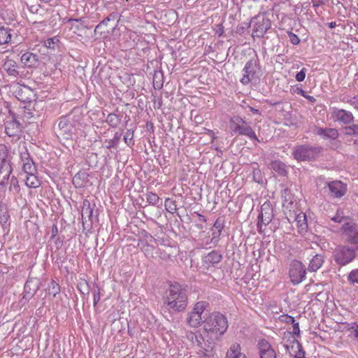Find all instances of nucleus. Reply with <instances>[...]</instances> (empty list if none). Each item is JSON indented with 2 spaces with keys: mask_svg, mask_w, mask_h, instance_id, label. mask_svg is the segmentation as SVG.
<instances>
[{
  "mask_svg": "<svg viewBox=\"0 0 358 358\" xmlns=\"http://www.w3.org/2000/svg\"><path fill=\"white\" fill-rule=\"evenodd\" d=\"M257 347L260 358H276L275 350L266 339H260L258 341Z\"/></svg>",
  "mask_w": 358,
  "mask_h": 358,
  "instance_id": "nucleus-14",
  "label": "nucleus"
},
{
  "mask_svg": "<svg viewBox=\"0 0 358 358\" xmlns=\"http://www.w3.org/2000/svg\"><path fill=\"white\" fill-rule=\"evenodd\" d=\"M324 262V257L322 254H316L310 261L308 270L315 272L320 269Z\"/></svg>",
  "mask_w": 358,
  "mask_h": 358,
  "instance_id": "nucleus-23",
  "label": "nucleus"
},
{
  "mask_svg": "<svg viewBox=\"0 0 358 358\" xmlns=\"http://www.w3.org/2000/svg\"><path fill=\"white\" fill-rule=\"evenodd\" d=\"M3 68L10 76L17 78L22 75V72L20 71V66L13 59H7L3 64Z\"/></svg>",
  "mask_w": 358,
  "mask_h": 358,
  "instance_id": "nucleus-19",
  "label": "nucleus"
},
{
  "mask_svg": "<svg viewBox=\"0 0 358 358\" xmlns=\"http://www.w3.org/2000/svg\"><path fill=\"white\" fill-rule=\"evenodd\" d=\"M327 193L330 198L340 199L347 192V185L340 180H334L327 183Z\"/></svg>",
  "mask_w": 358,
  "mask_h": 358,
  "instance_id": "nucleus-11",
  "label": "nucleus"
},
{
  "mask_svg": "<svg viewBox=\"0 0 358 358\" xmlns=\"http://www.w3.org/2000/svg\"><path fill=\"white\" fill-rule=\"evenodd\" d=\"M314 133L327 140H336L339 136L338 131L335 128L316 127Z\"/></svg>",
  "mask_w": 358,
  "mask_h": 358,
  "instance_id": "nucleus-17",
  "label": "nucleus"
},
{
  "mask_svg": "<svg viewBox=\"0 0 358 358\" xmlns=\"http://www.w3.org/2000/svg\"><path fill=\"white\" fill-rule=\"evenodd\" d=\"M306 269L305 266L298 260H294L290 264L289 275L294 285L301 283L306 278Z\"/></svg>",
  "mask_w": 358,
  "mask_h": 358,
  "instance_id": "nucleus-8",
  "label": "nucleus"
},
{
  "mask_svg": "<svg viewBox=\"0 0 358 358\" xmlns=\"http://www.w3.org/2000/svg\"><path fill=\"white\" fill-rule=\"evenodd\" d=\"M121 136L122 134L120 133L116 132L114 135V137L108 141V145L106 146V148L108 149H110L112 148L116 147L119 143Z\"/></svg>",
  "mask_w": 358,
  "mask_h": 358,
  "instance_id": "nucleus-46",
  "label": "nucleus"
},
{
  "mask_svg": "<svg viewBox=\"0 0 358 358\" xmlns=\"http://www.w3.org/2000/svg\"><path fill=\"white\" fill-rule=\"evenodd\" d=\"M153 85L155 89L160 90L163 86V83L157 81H154Z\"/></svg>",
  "mask_w": 358,
  "mask_h": 358,
  "instance_id": "nucleus-64",
  "label": "nucleus"
},
{
  "mask_svg": "<svg viewBox=\"0 0 358 358\" xmlns=\"http://www.w3.org/2000/svg\"><path fill=\"white\" fill-rule=\"evenodd\" d=\"M20 159L22 162V164L24 163L34 162L33 159L31 158L30 155L28 152V150L26 148H23L20 150Z\"/></svg>",
  "mask_w": 358,
  "mask_h": 358,
  "instance_id": "nucleus-43",
  "label": "nucleus"
},
{
  "mask_svg": "<svg viewBox=\"0 0 358 358\" xmlns=\"http://www.w3.org/2000/svg\"><path fill=\"white\" fill-rule=\"evenodd\" d=\"M106 122L113 128H116L121 122V117L115 113H109Z\"/></svg>",
  "mask_w": 358,
  "mask_h": 358,
  "instance_id": "nucleus-31",
  "label": "nucleus"
},
{
  "mask_svg": "<svg viewBox=\"0 0 358 358\" xmlns=\"http://www.w3.org/2000/svg\"><path fill=\"white\" fill-rule=\"evenodd\" d=\"M331 118L345 126L352 123L355 120V117L350 111L338 108L332 109Z\"/></svg>",
  "mask_w": 358,
  "mask_h": 358,
  "instance_id": "nucleus-13",
  "label": "nucleus"
},
{
  "mask_svg": "<svg viewBox=\"0 0 358 358\" xmlns=\"http://www.w3.org/2000/svg\"><path fill=\"white\" fill-rule=\"evenodd\" d=\"M222 255L217 250H213L208 255L203 257V263L208 267L210 266H214L221 262Z\"/></svg>",
  "mask_w": 358,
  "mask_h": 358,
  "instance_id": "nucleus-22",
  "label": "nucleus"
},
{
  "mask_svg": "<svg viewBox=\"0 0 358 358\" xmlns=\"http://www.w3.org/2000/svg\"><path fill=\"white\" fill-rule=\"evenodd\" d=\"M245 120H244L242 117L238 115L233 116L230 119V128L231 129H234L238 125H241L242 124H245Z\"/></svg>",
  "mask_w": 358,
  "mask_h": 358,
  "instance_id": "nucleus-45",
  "label": "nucleus"
},
{
  "mask_svg": "<svg viewBox=\"0 0 358 358\" xmlns=\"http://www.w3.org/2000/svg\"><path fill=\"white\" fill-rule=\"evenodd\" d=\"M58 41L57 37L50 38L44 41V45L48 48H53L54 45Z\"/></svg>",
  "mask_w": 358,
  "mask_h": 358,
  "instance_id": "nucleus-48",
  "label": "nucleus"
},
{
  "mask_svg": "<svg viewBox=\"0 0 358 358\" xmlns=\"http://www.w3.org/2000/svg\"><path fill=\"white\" fill-rule=\"evenodd\" d=\"M146 200L152 206L157 205L159 201L162 202L161 199L159 197V196L154 192H149L146 193L145 194Z\"/></svg>",
  "mask_w": 358,
  "mask_h": 358,
  "instance_id": "nucleus-37",
  "label": "nucleus"
},
{
  "mask_svg": "<svg viewBox=\"0 0 358 358\" xmlns=\"http://www.w3.org/2000/svg\"><path fill=\"white\" fill-rule=\"evenodd\" d=\"M348 280L351 285H358V268L352 270L348 275Z\"/></svg>",
  "mask_w": 358,
  "mask_h": 358,
  "instance_id": "nucleus-44",
  "label": "nucleus"
},
{
  "mask_svg": "<svg viewBox=\"0 0 358 358\" xmlns=\"http://www.w3.org/2000/svg\"><path fill=\"white\" fill-rule=\"evenodd\" d=\"M231 130L236 134L246 136L252 140L259 141V139L257 138L254 130L247 124L246 122L245 124L236 126Z\"/></svg>",
  "mask_w": 358,
  "mask_h": 358,
  "instance_id": "nucleus-18",
  "label": "nucleus"
},
{
  "mask_svg": "<svg viewBox=\"0 0 358 358\" xmlns=\"http://www.w3.org/2000/svg\"><path fill=\"white\" fill-rule=\"evenodd\" d=\"M212 238L211 242L213 243H217L220 240V236L221 235V232L218 230H212Z\"/></svg>",
  "mask_w": 358,
  "mask_h": 358,
  "instance_id": "nucleus-54",
  "label": "nucleus"
},
{
  "mask_svg": "<svg viewBox=\"0 0 358 358\" xmlns=\"http://www.w3.org/2000/svg\"><path fill=\"white\" fill-rule=\"evenodd\" d=\"M12 172L10 164H4L0 166V186L3 187L8 183L10 175Z\"/></svg>",
  "mask_w": 358,
  "mask_h": 358,
  "instance_id": "nucleus-24",
  "label": "nucleus"
},
{
  "mask_svg": "<svg viewBox=\"0 0 358 358\" xmlns=\"http://www.w3.org/2000/svg\"><path fill=\"white\" fill-rule=\"evenodd\" d=\"M257 231H258V232H259V234H263V233H264V229H263V226H264V224H263V222H260L259 220H258V222H257Z\"/></svg>",
  "mask_w": 358,
  "mask_h": 358,
  "instance_id": "nucleus-61",
  "label": "nucleus"
},
{
  "mask_svg": "<svg viewBox=\"0 0 358 358\" xmlns=\"http://www.w3.org/2000/svg\"><path fill=\"white\" fill-rule=\"evenodd\" d=\"M258 62L257 59L252 58L248 61L243 69V76L241 79V83L246 85L250 83L254 78L257 70Z\"/></svg>",
  "mask_w": 358,
  "mask_h": 358,
  "instance_id": "nucleus-12",
  "label": "nucleus"
},
{
  "mask_svg": "<svg viewBox=\"0 0 358 358\" xmlns=\"http://www.w3.org/2000/svg\"><path fill=\"white\" fill-rule=\"evenodd\" d=\"M271 169L282 176H285L287 173V166L285 163L280 160H275L271 162Z\"/></svg>",
  "mask_w": 358,
  "mask_h": 358,
  "instance_id": "nucleus-27",
  "label": "nucleus"
},
{
  "mask_svg": "<svg viewBox=\"0 0 358 358\" xmlns=\"http://www.w3.org/2000/svg\"><path fill=\"white\" fill-rule=\"evenodd\" d=\"M287 34L289 38V41L293 45H298L300 43L301 40L297 35L291 31H289Z\"/></svg>",
  "mask_w": 358,
  "mask_h": 358,
  "instance_id": "nucleus-52",
  "label": "nucleus"
},
{
  "mask_svg": "<svg viewBox=\"0 0 358 358\" xmlns=\"http://www.w3.org/2000/svg\"><path fill=\"white\" fill-rule=\"evenodd\" d=\"M203 317L192 310L188 315L187 322L191 327L196 328L203 323Z\"/></svg>",
  "mask_w": 358,
  "mask_h": 358,
  "instance_id": "nucleus-26",
  "label": "nucleus"
},
{
  "mask_svg": "<svg viewBox=\"0 0 358 358\" xmlns=\"http://www.w3.org/2000/svg\"><path fill=\"white\" fill-rule=\"evenodd\" d=\"M318 152L317 148L302 145L294 148L293 155L297 161H309L316 157Z\"/></svg>",
  "mask_w": 358,
  "mask_h": 358,
  "instance_id": "nucleus-9",
  "label": "nucleus"
},
{
  "mask_svg": "<svg viewBox=\"0 0 358 358\" xmlns=\"http://www.w3.org/2000/svg\"><path fill=\"white\" fill-rule=\"evenodd\" d=\"M208 306V303L206 301H199L194 305L192 311L202 317Z\"/></svg>",
  "mask_w": 358,
  "mask_h": 358,
  "instance_id": "nucleus-34",
  "label": "nucleus"
},
{
  "mask_svg": "<svg viewBox=\"0 0 358 358\" xmlns=\"http://www.w3.org/2000/svg\"><path fill=\"white\" fill-rule=\"evenodd\" d=\"M59 292H60L59 285L57 282H55V281L52 280L48 286V294L49 295H52L53 297H55V296L58 293H59Z\"/></svg>",
  "mask_w": 358,
  "mask_h": 358,
  "instance_id": "nucleus-41",
  "label": "nucleus"
},
{
  "mask_svg": "<svg viewBox=\"0 0 358 358\" xmlns=\"http://www.w3.org/2000/svg\"><path fill=\"white\" fill-rule=\"evenodd\" d=\"M8 150L4 145H0V166H3L4 164H10V161L8 159Z\"/></svg>",
  "mask_w": 358,
  "mask_h": 358,
  "instance_id": "nucleus-33",
  "label": "nucleus"
},
{
  "mask_svg": "<svg viewBox=\"0 0 358 358\" xmlns=\"http://www.w3.org/2000/svg\"><path fill=\"white\" fill-rule=\"evenodd\" d=\"M224 228V222L220 218H217L211 230H218L220 231H222Z\"/></svg>",
  "mask_w": 358,
  "mask_h": 358,
  "instance_id": "nucleus-49",
  "label": "nucleus"
},
{
  "mask_svg": "<svg viewBox=\"0 0 358 358\" xmlns=\"http://www.w3.org/2000/svg\"><path fill=\"white\" fill-rule=\"evenodd\" d=\"M345 136L358 137V124H350L341 128Z\"/></svg>",
  "mask_w": 358,
  "mask_h": 358,
  "instance_id": "nucleus-28",
  "label": "nucleus"
},
{
  "mask_svg": "<svg viewBox=\"0 0 358 358\" xmlns=\"http://www.w3.org/2000/svg\"><path fill=\"white\" fill-rule=\"evenodd\" d=\"M118 17V14L117 13H111L109 14L106 18H104L98 25L96 26L94 29V33H96L99 31L100 28L103 27L105 25H107L110 21H115Z\"/></svg>",
  "mask_w": 358,
  "mask_h": 358,
  "instance_id": "nucleus-30",
  "label": "nucleus"
},
{
  "mask_svg": "<svg viewBox=\"0 0 358 358\" xmlns=\"http://www.w3.org/2000/svg\"><path fill=\"white\" fill-rule=\"evenodd\" d=\"M357 251V247L338 245L334 252V260L338 265L345 266L355 259Z\"/></svg>",
  "mask_w": 358,
  "mask_h": 358,
  "instance_id": "nucleus-5",
  "label": "nucleus"
},
{
  "mask_svg": "<svg viewBox=\"0 0 358 358\" xmlns=\"http://www.w3.org/2000/svg\"><path fill=\"white\" fill-rule=\"evenodd\" d=\"M342 230L346 236V241L352 247H357L358 250V224L348 222L342 225Z\"/></svg>",
  "mask_w": 358,
  "mask_h": 358,
  "instance_id": "nucleus-10",
  "label": "nucleus"
},
{
  "mask_svg": "<svg viewBox=\"0 0 358 358\" xmlns=\"http://www.w3.org/2000/svg\"><path fill=\"white\" fill-rule=\"evenodd\" d=\"M79 127V123L70 115L64 116L58 123L57 136L66 140L78 138L81 132Z\"/></svg>",
  "mask_w": 358,
  "mask_h": 358,
  "instance_id": "nucleus-4",
  "label": "nucleus"
},
{
  "mask_svg": "<svg viewBox=\"0 0 358 358\" xmlns=\"http://www.w3.org/2000/svg\"><path fill=\"white\" fill-rule=\"evenodd\" d=\"M20 59L27 67H36L39 64V56L31 52H26L22 54Z\"/></svg>",
  "mask_w": 358,
  "mask_h": 358,
  "instance_id": "nucleus-21",
  "label": "nucleus"
},
{
  "mask_svg": "<svg viewBox=\"0 0 358 358\" xmlns=\"http://www.w3.org/2000/svg\"><path fill=\"white\" fill-rule=\"evenodd\" d=\"M293 334L299 336L300 335V329L299 322H294L293 324Z\"/></svg>",
  "mask_w": 358,
  "mask_h": 358,
  "instance_id": "nucleus-59",
  "label": "nucleus"
},
{
  "mask_svg": "<svg viewBox=\"0 0 358 358\" xmlns=\"http://www.w3.org/2000/svg\"><path fill=\"white\" fill-rule=\"evenodd\" d=\"M350 334L358 341V324L356 323L352 324L350 328Z\"/></svg>",
  "mask_w": 358,
  "mask_h": 358,
  "instance_id": "nucleus-53",
  "label": "nucleus"
},
{
  "mask_svg": "<svg viewBox=\"0 0 358 358\" xmlns=\"http://www.w3.org/2000/svg\"><path fill=\"white\" fill-rule=\"evenodd\" d=\"M226 358H246L245 354L241 352V347L238 344H232L228 350Z\"/></svg>",
  "mask_w": 358,
  "mask_h": 358,
  "instance_id": "nucleus-25",
  "label": "nucleus"
},
{
  "mask_svg": "<svg viewBox=\"0 0 358 358\" xmlns=\"http://www.w3.org/2000/svg\"><path fill=\"white\" fill-rule=\"evenodd\" d=\"M164 206L166 210L171 214L174 213L177 210L176 201L169 198L166 199Z\"/></svg>",
  "mask_w": 358,
  "mask_h": 358,
  "instance_id": "nucleus-42",
  "label": "nucleus"
},
{
  "mask_svg": "<svg viewBox=\"0 0 358 358\" xmlns=\"http://www.w3.org/2000/svg\"><path fill=\"white\" fill-rule=\"evenodd\" d=\"M253 179L256 182L259 184L263 183L262 176L259 169H255L253 171Z\"/></svg>",
  "mask_w": 358,
  "mask_h": 358,
  "instance_id": "nucleus-47",
  "label": "nucleus"
},
{
  "mask_svg": "<svg viewBox=\"0 0 358 358\" xmlns=\"http://www.w3.org/2000/svg\"><path fill=\"white\" fill-rule=\"evenodd\" d=\"M253 23L252 38H262L271 27V20L265 15H257L251 22Z\"/></svg>",
  "mask_w": 358,
  "mask_h": 358,
  "instance_id": "nucleus-7",
  "label": "nucleus"
},
{
  "mask_svg": "<svg viewBox=\"0 0 358 358\" xmlns=\"http://www.w3.org/2000/svg\"><path fill=\"white\" fill-rule=\"evenodd\" d=\"M280 320L286 324H293L295 322L294 318L288 315H281Z\"/></svg>",
  "mask_w": 358,
  "mask_h": 358,
  "instance_id": "nucleus-55",
  "label": "nucleus"
},
{
  "mask_svg": "<svg viewBox=\"0 0 358 358\" xmlns=\"http://www.w3.org/2000/svg\"><path fill=\"white\" fill-rule=\"evenodd\" d=\"M188 302L187 290L179 283L170 285L164 297V304L171 313L185 310Z\"/></svg>",
  "mask_w": 358,
  "mask_h": 358,
  "instance_id": "nucleus-1",
  "label": "nucleus"
},
{
  "mask_svg": "<svg viewBox=\"0 0 358 358\" xmlns=\"http://www.w3.org/2000/svg\"><path fill=\"white\" fill-rule=\"evenodd\" d=\"M26 185L29 187L36 188L40 186V181L35 176V174L29 175L26 178Z\"/></svg>",
  "mask_w": 358,
  "mask_h": 358,
  "instance_id": "nucleus-38",
  "label": "nucleus"
},
{
  "mask_svg": "<svg viewBox=\"0 0 358 358\" xmlns=\"http://www.w3.org/2000/svg\"><path fill=\"white\" fill-rule=\"evenodd\" d=\"M22 169L28 175L36 174L37 173L36 166L34 162L24 163Z\"/></svg>",
  "mask_w": 358,
  "mask_h": 358,
  "instance_id": "nucleus-40",
  "label": "nucleus"
},
{
  "mask_svg": "<svg viewBox=\"0 0 358 358\" xmlns=\"http://www.w3.org/2000/svg\"><path fill=\"white\" fill-rule=\"evenodd\" d=\"M17 180L15 177L13 176L10 180V189H12V187H13L16 191H18L19 186L17 185Z\"/></svg>",
  "mask_w": 358,
  "mask_h": 358,
  "instance_id": "nucleus-58",
  "label": "nucleus"
},
{
  "mask_svg": "<svg viewBox=\"0 0 358 358\" xmlns=\"http://www.w3.org/2000/svg\"><path fill=\"white\" fill-rule=\"evenodd\" d=\"M101 299L100 290L99 288L94 291V307L96 308L97 303L99 302Z\"/></svg>",
  "mask_w": 358,
  "mask_h": 358,
  "instance_id": "nucleus-57",
  "label": "nucleus"
},
{
  "mask_svg": "<svg viewBox=\"0 0 358 358\" xmlns=\"http://www.w3.org/2000/svg\"><path fill=\"white\" fill-rule=\"evenodd\" d=\"M93 215V209L90 207V203L87 200L84 201L82 208V216L87 217L91 220Z\"/></svg>",
  "mask_w": 358,
  "mask_h": 358,
  "instance_id": "nucleus-36",
  "label": "nucleus"
},
{
  "mask_svg": "<svg viewBox=\"0 0 358 358\" xmlns=\"http://www.w3.org/2000/svg\"><path fill=\"white\" fill-rule=\"evenodd\" d=\"M282 197L285 199V201L292 203L291 195L289 194V190L287 188L282 190Z\"/></svg>",
  "mask_w": 358,
  "mask_h": 358,
  "instance_id": "nucleus-56",
  "label": "nucleus"
},
{
  "mask_svg": "<svg viewBox=\"0 0 358 358\" xmlns=\"http://www.w3.org/2000/svg\"><path fill=\"white\" fill-rule=\"evenodd\" d=\"M205 130L207 131V133L208 134H209L212 138V141H213L217 137L215 136V133L213 132V130H210V129H207L206 128H204Z\"/></svg>",
  "mask_w": 358,
  "mask_h": 358,
  "instance_id": "nucleus-63",
  "label": "nucleus"
},
{
  "mask_svg": "<svg viewBox=\"0 0 358 358\" xmlns=\"http://www.w3.org/2000/svg\"><path fill=\"white\" fill-rule=\"evenodd\" d=\"M307 69L306 68H302L301 70L296 73L295 78L299 82H302L304 80L306 75Z\"/></svg>",
  "mask_w": 358,
  "mask_h": 358,
  "instance_id": "nucleus-51",
  "label": "nucleus"
},
{
  "mask_svg": "<svg viewBox=\"0 0 358 358\" xmlns=\"http://www.w3.org/2000/svg\"><path fill=\"white\" fill-rule=\"evenodd\" d=\"M9 215L7 212H3L2 210H0V222H6L8 220Z\"/></svg>",
  "mask_w": 358,
  "mask_h": 358,
  "instance_id": "nucleus-60",
  "label": "nucleus"
},
{
  "mask_svg": "<svg viewBox=\"0 0 358 358\" xmlns=\"http://www.w3.org/2000/svg\"><path fill=\"white\" fill-rule=\"evenodd\" d=\"M187 338L196 347L199 357L206 358L214 356L216 343L220 341L204 332L199 335L191 332L187 335Z\"/></svg>",
  "mask_w": 358,
  "mask_h": 358,
  "instance_id": "nucleus-2",
  "label": "nucleus"
},
{
  "mask_svg": "<svg viewBox=\"0 0 358 358\" xmlns=\"http://www.w3.org/2000/svg\"><path fill=\"white\" fill-rule=\"evenodd\" d=\"M134 130L132 129H127L124 136V143L129 147H132L134 145Z\"/></svg>",
  "mask_w": 358,
  "mask_h": 358,
  "instance_id": "nucleus-39",
  "label": "nucleus"
},
{
  "mask_svg": "<svg viewBox=\"0 0 358 358\" xmlns=\"http://www.w3.org/2000/svg\"><path fill=\"white\" fill-rule=\"evenodd\" d=\"M5 131L10 137L18 136L22 131L21 124L15 119L7 121L6 122Z\"/></svg>",
  "mask_w": 358,
  "mask_h": 358,
  "instance_id": "nucleus-20",
  "label": "nucleus"
},
{
  "mask_svg": "<svg viewBox=\"0 0 358 358\" xmlns=\"http://www.w3.org/2000/svg\"><path fill=\"white\" fill-rule=\"evenodd\" d=\"M228 328L227 317L220 313H212L203 321V332L220 339Z\"/></svg>",
  "mask_w": 358,
  "mask_h": 358,
  "instance_id": "nucleus-3",
  "label": "nucleus"
},
{
  "mask_svg": "<svg viewBox=\"0 0 358 358\" xmlns=\"http://www.w3.org/2000/svg\"><path fill=\"white\" fill-rule=\"evenodd\" d=\"M12 93L19 101L24 103H31L36 100L34 90L24 85H14Z\"/></svg>",
  "mask_w": 358,
  "mask_h": 358,
  "instance_id": "nucleus-6",
  "label": "nucleus"
},
{
  "mask_svg": "<svg viewBox=\"0 0 358 358\" xmlns=\"http://www.w3.org/2000/svg\"><path fill=\"white\" fill-rule=\"evenodd\" d=\"M40 280L37 278H29L24 285L23 298L29 300L40 287Z\"/></svg>",
  "mask_w": 358,
  "mask_h": 358,
  "instance_id": "nucleus-15",
  "label": "nucleus"
},
{
  "mask_svg": "<svg viewBox=\"0 0 358 358\" xmlns=\"http://www.w3.org/2000/svg\"><path fill=\"white\" fill-rule=\"evenodd\" d=\"M273 210L270 203H264L261 207V213L258 215V220L263 222L264 226L271 223L273 218Z\"/></svg>",
  "mask_w": 358,
  "mask_h": 358,
  "instance_id": "nucleus-16",
  "label": "nucleus"
},
{
  "mask_svg": "<svg viewBox=\"0 0 358 358\" xmlns=\"http://www.w3.org/2000/svg\"><path fill=\"white\" fill-rule=\"evenodd\" d=\"M250 27V23L245 22L243 25H238L236 27V32L239 35H242L245 33V30Z\"/></svg>",
  "mask_w": 358,
  "mask_h": 358,
  "instance_id": "nucleus-50",
  "label": "nucleus"
},
{
  "mask_svg": "<svg viewBox=\"0 0 358 358\" xmlns=\"http://www.w3.org/2000/svg\"><path fill=\"white\" fill-rule=\"evenodd\" d=\"M11 29L1 27L0 28V45L9 43L11 40Z\"/></svg>",
  "mask_w": 358,
  "mask_h": 358,
  "instance_id": "nucleus-32",
  "label": "nucleus"
},
{
  "mask_svg": "<svg viewBox=\"0 0 358 358\" xmlns=\"http://www.w3.org/2000/svg\"><path fill=\"white\" fill-rule=\"evenodd\" d=\"M292 349L296 350V354L294 355L295 358H305V352L303 350L301 344L299 341H296L293 343Z\"/></svg>",
  "mask_w": 358,
  "mask_h": 358,
  "instance_id": "nucleus-35",
  "label": "nucleus"
},
{
  "mask_svg": "<svg viewBox=\"0 0 358 358\" xmlns=\"http://www.w3.org/2000/svg\"><path fill=\"white\" fill-rule=\"evenodd\" d=\"M58 233V229L57 225L54 224L52 227V236L51 238H54Z\"/></svg>",
  "mask_w": 358,
  "mask_h": 358,
  "instance_id": "nucleus-62",
  "label": "nucleus"
},
{
  "mask_svg": "<svg viewBox=\"0 0 358 358\" xmlns=\"http://www.w3.org/2000/svg\"><path fill=\"white\" fill-rule=\"evenodd\" d=\"M296 222L300 232L306 231L308 228L306 215L304 213H299L296 217Z\"/></svg>",
  "mask_w": 358,
  "mask_h": 358,
  "instance_id": "nucleus-29",
  "label": "nucleus"
}]
</instances>
